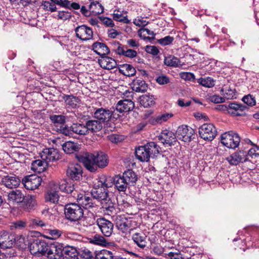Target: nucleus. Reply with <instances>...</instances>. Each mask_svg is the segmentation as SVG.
Wrapping results in <instances>:
<instances>
[{"label":"nucleus","instance_id":"obj_1","mask_svg":"<svg viewBox=\"0 0 259 259\" xmlns=\"http://www.w3.org/2000/svg\"><path fill=\"white\" fill-rule=\"evenodd\" d=\"M77 157L83 164L86 169L91 172L96 171L98 168H104L109 163L107 155L102 152L95 154L84 152L78 155Z\"/></svg>","mask_w":259,"mask_h":259},{"label":"nucleus","instance_id":"obj_2","mask_svg":"<svg viewBox=\"0 0 259 259\" xmlns=\"http://www.w3.org/2000/svg\"><path fill=\"white\" fill-rule=\"evenodd\" d=\"M92 205L86 207L85 206L78 203H72L65 205L64 214L65 218L71 222H78L80 221L84 215L83 209H89L95 207L97 205L93 201L92 198L90 200Z\"/></svg>","mask_w":259,"mask_h":259},{"label":"nucleus","instance_id":"obj_3","mask_svg":"<svg viewBox=\"0 0 259 259\" xmlns=\"http://www.w3.org/2000/svg\"><path fill=\"white\" fill-rule=\"evenodd\" d=\"M59 189L63 192L70 194L76 199L77 202L89 207L92 203L90 200L91 197L88 194L83 192L79 193L75 189L74 185L72 183L67 182L66 180H62L59 184Z\"/></svg>","mask_w":259,"mask_h":259},{"label":"nucleus","instance_id":"obj_4","mask_svg":"<svg viewBox=\"0 0 259 259\" xmlns=\"http://www.w3.org/2000/svg\"><path fill=\"white\" fill-rule=\"evenodd\" d=\"M159 146L155 142H148L145 145L136 149V157L141 162H148L150 157L153 158L159 153Z\"/></svg>","mask_w":259,"mask_h":259},{"label":"nucleus","instance_id":"obj_5","mask_svg":"<svg viewBox=\"0 0 259 259\" xmlns=\"http://www.w3.org/2000/svg\"><path fill=\"white\" fill-rule=\"evenodd\" d=\"M95 186L91 192L92 197H90L101 203L108 197V188L111 186V183L108 181L105 176H103L99 178L97 184H95Z\"/></svg>","mask_w":259,"mask_h":259},{"label":"nucleus","instance_id":"obj_6","mask_svg":"<svg viewBox=\"0 0 259 259\" xmlns=\"http://www.w3.org/2000/svg\"><path fill=\"white\" fill-rule=\"evenodd\" d=\"M240 142L239 135L233 131L226 132L221 136V143L229 148L235 149L239 146Z\"/></svg>","mask_w":259,"mask_h":259},{"label":"nucleus","instance_id":"obj_7","mask_svg":"<svg viewBox=\"0 0 259 259\" xmlns=\"http://www.w3.org/2000/svg\"><path fill=\"white\" fill-rule=\"evenodd\" d=\"M94 116L95 119L101 121V123H106L108 122L112 117L117 119L120 117V115L115 112V111L110 110L107 108H99L97 109L94 112Z\"/></svg>","mask_w":259,"mask_h":259},{"label":"nucleus","instance_id":"obj_8","mask_svg":"<svg viewBox=\"0 0 259 259\" xmlns=\"http://www.w3.org/2000/svg\"><path fill=\"white\" fill-rule=\"evenodd\" d=\"M200 137L204 140L211 141L217 136L215 126L211 123H205L199 128Z\"/></svg>","mask_w":259,"mask_h":259},{"label":"nucleus","instance_id":"obj_9","mask_svg":"<svg viewBox=\"0 0 259 259\" xmlns=\"http://www.w3.org/2000/svg\"><path fill=\"white\" fill-rule=\"evenodd\" d=\"M117 48L114 49L115 53L119 56H122L130 59L137 58V62L141 63L142 59L138 56L136 51L128 48L127 46L123 45L119 42H117Z\"/></svg>","mask_w":259,"mask_h":259},{"label":"nucleus","instance_id":"obj_10","mask_svg":"<svg viewBox=\"0 0 259 259\" xmlns=\"http://www.w3.org/2000/svg\"><path fill=\"white\" fill-rule=\"evenodd\" d=\"M63 244L59 242L48 243L46 253L47 257L50 259H60L62 256Z\"/></svg>","mask_w":259,"mask_h":259},{"label":"nucleus","instance_id":"obj_11","mask_svg":"<svg viewBox=\"0 0 259 259\" xmlns=\"http://www.w3.org/2000/svg\"><path fill=\"white\" fill-rule=\"evenodd\" d=\"M194 130L186 125H182L177 128L176 134L177 138L185 142H190L194 138Z\"/></svg>","mask_w":259,"mask_h":259},{"label":"nucleus","instance_id":"obj_12","mask_svg":"<svg viewBox=\"0 0 259 259\" xmlns=\"http://www.w3.org/2000/svg\"><path fill=\"white\" fill-rule=\"evenodd\" d=\"M48 243L45 240L38 238L33 239L32 241L30 242L29 245V250L32 254L36 255L37 254H41L45 255L46 253Z\"/></svg>","mask_w":259,"mask_h":259},{"label":"nucleus","instance_id":"obj_13","mask_svg":"<svg viewBox=\"0 0 259 259\" xmlns=\"http://www.w3.org/2000/svg\"><path fill=\"white\" fill-rule=\"evenodd\" d=\"M76 36L83 41H87L93 38L92 29L86 25L83 24L77 26L74 29Z\"/></svg>","mask_w":259,"mask_h":259},{"label":"nucleus","instance_id":"obj_14","mask_svg":"<svg viewBox=\"0 0 259 259\" xmlns=\"http://www.w3.org/2000/svg\"><path fill=\"white\" fill-rule=\"evenodd\" d=\"M102 233L106 237H110L113 232L114 225L104 218L97 219L96 221Z\"/></svg>","mask_w":259,"mask_h":259},{"label":"nucleus","instance_id":"obj_15","mask_svg":"<svg viewBox=\"0 0 259 259\" xmlns=\"http://www.w3.org/2000/svg\"><path fill=\"white\" fill-rule=\"evenodd\" d=\"M226 160L232 165H237L247 160V152L244 150L236 151L226 158Z\"/></svg>","mask_w":259,"mask_h":259},{"label":"nucleus","instance_id":"obj_16","mask_svg":"<svg viewBox=\"0 0 259 259\" xmlns=\"http://www.w3.org/2000/svg\"><path fill=\"white\" fill-rule=\"evenodd\" d=\"M14 235L8 231L0 230V249L11 248L13 246Z\"/></svg>","mask_w":259,"mask_h":259},{"label":"nucleus","instance_id":"obj_17","mask_svg":"<svg viewBox=\"0 0 259 259\" xmlns=\"http://www.w3.org/2000/svg\"><path fill=\"white\" fill-rule=\"evenodd\" d=\"M66 175L72 180L78 181L82 177V167L77 163L70 164L67 169Z\"/></svg>","mask_w":259,"mask_h":259},{"label":"nucleus","instance_id":"obj_18","mask_svg":"<svg viewBox=\"0 0 259 259\" xmlns=\"http://www.w3.org/2000/svg\"><path fill=\"white\" fill-rule=\"evenodd\" d=\"M41 182V178L36 175H32L22 179V183L27 190H33L38 187Z\"/></svg>","mask_w":259,"mask_h":259},{"label":"nucleus","instance_id":"obj_19","mask_svg":"<svg viewBox=\"0 0 259 259\" xmlns=\"http://www.w3.org/2000/svg\"><path fill=\"white\" fill-rule=\"evenodd\" d=\"M41 159L46 160L48 163L60 159V154L58 150L55 148H46L40 153Z\"/></svg>","mask_w":259,"mask_h":259},{"label":"nucleus","instance_id":"obj_20","mask_svg":"<svg viewBox=\"0 0 259 259\" xmlns=\"http://www.w3.org/2000/svg\"><path fill=\"white\" fill-rule=\"evenodd\" d=\"M158 139L164 145L171 146L175 145L177 142V136L172 132L164 130L162 131L158 136Z\"/></svg>","mask_w":259,"mask_h":259},{"label":"nucleus","instance_id":"obj_21","mask_svg":"<svg viewBox=\"0 0 259 259\" xmlns=\"http://www.w3.org/2000/svg\"><path fill=\"white\" fill-rule=\"evenodd\" d=\"M135 104L131 100L124 99L120 100L117 102L114 111L116 113H126L133 110Z\"/></svg>","mask_w":259,"mask_h":259},{"label":"nucleus","instance_id":"obj_22","mask_svg":"<svg viewBox=\"0 0 259 259\" xmlns=\"http://www.w3.org/2000/svg\"><path fill=\"white\" fill-rule=\"evenodd\" d=\"M228 113L235 116L244 115V111L248 109L246 106L235 102L230 103L228 105Z\"/></svg>","mask_w":259,"mask_h":259},{"label":"nucleus","instance_id":"obj_23","mask_svg":"<svg viewBox=\"0 0 259 259\" xmlns=\"http://www.w3.org/2000/svg\"><path fill=\"white\" fill-rule=\"evenodd\" d=\"M146 235L142 232L134 233L132 239L139 247L144 249L147 244Z\"/></svg>","mask_w":259,"mask_h":259},{"label":"nucleus","instance_id":"obj_24","mask_svg":"<svg viewBox=\"0 0 259 259\" xmlns=\"http://www.w3.org/2000/svg\"><path fill=\"white\" fill-rule=\"evenodd\" d=\"M2 183L10 189L16 188L20 185V180L15 175L6 176L2 178Z\"/></svg>","mask_w":259,"mask_h":259},{"label":"nucleus","instance_id":"obj_25","mask_svg":"<svg viewBox=\"0 0 259 259\" xmlns=\"http://www.w3.org/2000/svg\"><path fill=\"white\" fill-rule=\"evenodd\" d=\"M115 225L122 233H126L131 227V221L120 215L117 216L115 220Z\"/></svg>","mask_w":259,"mask_h":259},{"label":"nucleus","instance_id":"obj_26","mask_svg":"<svg viewBox=\"0 0 259 259\" xmlns=\"http://www.w3.org/2000/svg\"><path fill=\"white\" fill-rule=\"evenodd\" d=\"M101 204L104 211H106L108 214L111 215L116 213V204L109 197L102 201Z\"/></svg>","mask_w":259,"mask_h":259},{"label":"nucleus","instance_id":"obj_27","mask_svg":"<svg viewBox=\"0 0 259 259\" xmlns=\"http://www.w3.org/2000/svg\"><path fill=\"white\" fill-rule=\"evenodd\" d=\"M51 188L45 196L46 201L50 202L53 203L57 202L59 200V195L58 191L56 189L58 186L55 184H51Z\"/></svg>","mask_w":259,"mask_h":259},{"label":"nucleus","instance_id":"obj_28","mask_svg":"<svg viewBox=\"0 0 259 259\" xmlns=\"http://www.w3.org/2000/svg\"><path fill=\"white\" fill-rule=\"evenodd\" d=\"M92 47L94 52L101 57L108 54L110 52L109 48L103 42L96 41L93 43Z\"/></svg>","mask_w":259,"mask_h":259},{"label":"nucleus","instance_id":"obj_29","mask_svg":"<svg viewBox=\"0 0 259 259\" xmlns=\"http://www.w3.org/2000/svg\"><path fill=\"white\" fill-rule=\"evenodd\" d=\"M13 246L16 245L18 247L21 249H25L29 246L30 242L28 237L23 235H14Z\"/></svg>","mask_w":259,"mask_h":259},{"label":"nucleus","instance_id":"obj_30","mask_svg":"<svg viewBox=\"0 0 259 259\" xmlns=\"http://www.w3.org/2000/svg\"><path fill=\"white\" fill-rule=\"evenodd\" d=\"M62 254L63 259H78L77 250L72 246L63 245Z\"/></svg>","mask_w":259,"mask_h":259},{"label":"nucleus","instance_id":"obj_31","mask_svg":"<svg viewBox=\"0 0 259 259\" xmlns=\"http://www.w3.org/2000/svg\"><path fill=\"white\" fill-rule=\"evenodd\" d=\"M98 62L102 68L108 70L112 69L117 65L116 62L114 59L106 56V55L99 59Z\"/></svg>","mask_w":259,"mask_h":259},{"label":"nucleus","instance_id":"obj_32","mask_svg":"<svg viewBox=\"0 0 259 259\" xmlns=\"http://www.w3.org/2000/svg\"><path fill=\"white\" fill-rule=\"evenodd\" d=\"M114 184L116 189L120 192H125L130 185L125 181L122 176H115L113 179Z\"/></svg>","mask_w":259,"mask_h":259},{"label":"nucleus","instance_id":"obj_33","mask_svg":"<svg viewBox=\"0 0 259 259\" xmlns=\"http://www.w3.org/2000/svg\"><path fill=\"white\" fill-rule=\"evenodd\" d=\"M8 200L17 203H21L24 200V195L21 190L16 189L9 193Z\"/></svg>","mask_w":259,"mask_h":259},{"label":"nucleus","instance_id":"obj_34","mask_svg":"<svg viewBox=\"0 0 259 259\" xmlns=\"http://www.w3.org/2000/svg\"><path fill=\"white\" fill-rule=\"evenodd\" d=\"M88 134L89 132L92 133H96L101 131L103 127V125L101 121L97 120H89L85 122Z\"/></svg>","mask_w":259,"mask_h":259},{"label":"nucleus","instance_id":"obj_35","mask_svg":"<svg viewBox=\"0 0 259 259\" xmlns=\"http://www.w3.org/2000/svg\"><path fill=\"white\" fill-rule=\"evenodd\" d=\"M122 176L125 181H127L130 186H134L138 180L137 174L132 169H128L125 171Z\"/></svg>","mask_w":259,"mask_h":259},{"label":"nucleus","instance_id":"obj_36","mask_svg":"<svg viewBox=\"0 0 259 259\" xmlns=\"http://www.w3.org/2000/svg\"><path fill=\"white\" fill-rule=\"evenodd\" d=\"M119 72L127 76H133L136 74L135 68L131 64H124L120 65Z\"/></svg>","mask_w":259,"mask_h":259},{"label":"nucleus","instance_id":"obj_37","mask_svg":"<svg viewBox=\"0 0 259 259\" xmlns=\"http://www.w3.org/2000/svg\"><path fill=\"white\" fill-rule=\"evenodd\" d=\"M62 148L64 152L67 154L73 153L74 152L78 151L80 149L79 145L77 143L71 141H68L64 143Z\"/></svg>","mask_w":259,"mask_h":259},{"label":"nucleus","instance_id":"obj_38","mask_svg":"<svg viewBox=\"0 0 259 259\" xmlns=\"http://www.w3.org/2000/svg\"><path fill=\"white\" fill-rule=\"evenodd\" d=\"M73 134H76L80 136H84L88 134L85 124L73 123L71 126Z\"/></svg>","mask_w":259,"mask_h":259},{"label":"nucleus","instance_id":"obj_39","mask_svg":"<svg viewBox=\"0 0 259 259\" xmlns=\"http://www.w3.org/2000/svg\"><path fill=\"white\" fill-rule=\"evenodd\" d=\"M48 163L42 159L36 160L32 162V169L38 172L44 171L48 166Z\"/></svg>","mask_w":259,"mask_h":259},{"label":"nucleus","instance_id":"obj_40","mask_svg":"<svg viewBox=\"0 0 259 259\" xmlns=\"http://www.w3.org/2000/svg\"><path fill=\"white\" fill-rule=\"evenodd\" d=\"M153 96L150 95H144L140 97V103L145 108H147L155 104Z\"/></svg>","mask_w":259,"mask_h":259},{"label":"nucleus","instance_id":"obj_41","mask_svg":"<svg viewBox=\"0 0 259 259\" xmlns=\"http://www.w3.org/2000/svg\"><path fill=\"white\" fill-rule=\"evenodd\" d=\"M148 89V85L145 81L141 79L135 80L133 82V89L136 92H145Z\"/></svg>","mask_w":259,"mask_h":259},{"label":"nucleus","instance_id":"obj_42","mask_svg":"<svg viewBox=\"0 0 259 259\" xmlns=\"http://www.w3.org/2000/svg\"><path fill=\"white\" fill-rule=\"evenodd\" d=\"M90 242L98 245L106 246L108 244L107 240L100 234H95L90 239Z\"/></svg>","mask_w":259,"mask_h":259},{"label":"nucleus","instance_id":"obj_43","mask_svg":"<svg viewBox=\"0 0 259 259\" xmlns=\"http://www.w3.org/2000/svg\"><path fill=\"white\" fill-rule=\"evenodd\" d=\"M126 12L120 11L119 10H115L113 13V19L116 21L123 22L124 23H130L127 18Z\"/></svg>","mask_w":259,"mask_h":259},{"label":"nucleus","instance_id":"obj_44","mask_svg":"<svg viewBox=\"0 0 259 259\" xmlns=\"http://www.w3.org/2000/svg\"><path fill=\"white\" fill-rule=\"evenodd\" d=\"M62 98L67 105L73 108L75 107L77 104L80 102V100L78 97L71 95H64L62 96Z\"/></svg>","mask_w":259,"mask_h":259},{"label":"nucleus","instance_id":"obj_45","mask_svg":"<svg viewBox=\"0 0 259 259\" xmlns=\"http://www.w3.org/2000/svg\"><path fill=\"white\" fill-rule=\"evenodd\" d=\"M164 63L167 66L177 67L180 65V61L178 58L172 55H169L165 57Z\"/></svg>","mask_w":259,"mask_h":259},{"label":"nucleus","instance_id":"obj_46","mask_svg":"<svg viewBox=\"0 0 259 259\" xmlns=\"http://www.w3.org/2000/svg\"><path fill=\"white\" fill-rule=\"evenodd\" d=\"M90 10L95 15L102 14L104 12V8L98 2H92L89 6Z\"/></svg>","mask_w":259,"mask_h":259},{"label":"nucleus","instance_id":"obj_47","mask_svg":"<svg viewBox=\"0 0 259 259\" xmlns=\"http://www.w3.org/2000/svg\"><path fill=\"white\" fill-rule=\"evenodd\" d=\"M26 208L31 209L36 205V197L34 195H28L23 200Z\"/></svg>","mask_w":259,"mask_h":259},{"label":"nucleus","instance_id":"obj_48","mask_svg":"<svg viewBox=\"0 0 259 259\" xmlns=\"http://www.w3.org/2000/svg\"><path fill=\"white\" fill-rule=\"evenodd\" d=\"M214 80L210 77H201L198 79L197 80V82L200 84L209 88H212L214 85Z\"/></svg>","mask_w":259,"mask_h":259},{"label":"nucleus","instance_id":"obj_49","mask_svg":"<svg viewBox=\"0 0 259 259\" xmlns=\"http://www.w3.org/2000/svg\"><path fill=\"white\" fill-rule=\"evenodd\" d=\"M41 6L46 11L53 12L57 10L55 1L50 2L48 1H43L41 3Z\"/></svg>","mask_w":259,"mask_h":259},{"label":"nucleus","instance_id":"obj_50","mask_svg":"<svg viewBox=\"0 0 259 259\" xmlns=\"http://www.w3.org/2000/svg\"><path fill=\"white\" fill-rule=\"evenodd\" d=\"M113 257L112 252L106 249L100 251L95 256V259H113Z\"/></svg>","mask_w":259,"mask_h":259},{"label":"nucleus","instance_id":"obj_51","mask_svg":"<svg viewBox=\"0 0 259 259\" xmlns=\"http://www.w3.org/2000/svg\"><path fill=\"white\" fill-rule=\"evenodd\" d=\"M138 34L139 36L141 38H143L144 39H150L151 38L149 36H147V35H152V38H154L155 34L153 31H151L148 28H142L139 30Z\"/></svg>","mask_w":259,"mask_h":259},{"label":"nucleus","instance_id":"obj_52","mask_svg":"<svg viewBox=\"0 0 259 259\" xmlns=\"http://www.w3.org/2000/svg\"><path fill=\"white\" fill-rule=\"evenodd\" d=\"M27 226V223L25 221L18 220L12 222L10 225V229L12 231L16 230H22Z\"/></svg>","mask_w":259,"mask_h":259},{"label":"nucleus","instance_id":"obj_53","mask_svg":"<svg viewBox=\"0 0 259 259\" xmlns=\"http://www.w3.org/2000/svg\"><path fill=\"white\" fill-rule=\"evenodd\" d=\"M247 154V156H249L252 158H259V146L252 144V147L248 150Z\"/></svg>","mask_w":259,"mask_h":259},{"label":"nucleus","instance_id":"obj_54","mask_svg":"<svg viewBox=\"0 0 259 259\" xmlns=\"http://www.w3.org/2000/svg\"><path fill=\"white\" fill-rule=\"evenodd\" d=\"M50 119L54 123L64 124L66 121V117L62 115H50Z\"/></svg>","mask_w":259,"mask_h":259},{"label":"nucleus","instance_id":"obj_55","mask_svg":"<svg viewBox=\"0 0 259 259\" xmlns=\"http://www.w3.org/2000/svg\"><path fill=\"white\" fill-rule=\"evenodd\" d=\"M72 17L71 13L66 11H59L56 18L65 21L69 19Z\"/></svg>","mask_w":259,"mask_h":259},{"label":"nucleus","instance_id":"obj_56","mask_svg":"<svg viewBox=\"0 0 259 259\" xmlns=\"http://www.w3.org/2000/svg\"><path fill=\"white\" fill-rule=\"evenodd\" d=\"M173 114L171 113H164L160 115L157 116L155 118V121L157 123H162L163 122L167 121L168 119L173 116Z\"/></svg>","mask_w":259,"mask_h":259},{"label":"nucleus","instance_id":"obj_57","mask_svg":"<svg viewBox=\"0 0 259 259\" xmlns=\"http://www.w3.org/2000/svg\"><path fill=\"white\" fill-rule=\"evenodd\" d=\"M242 101L249 106H253L256 104L254 98L252 95L250 94L243 97L242 98Z\"/></svg>","mask_w":259,"mask_h":259},{"label":"nucleus","instance_id":"obj_58","mask_svg":"<svg viewBox=\"0 0 259 259\" xmlns=\"http://www.w3.org/2000/svg\"><path fill=\"white\" fill-rule=\"evenodd\" d=\"M174 38L170 36H166L163 38L158 39V42L161 46H165L170 45L174 41Z\"/></svg>","mask_w":259,"mask_h":259},{"label":"nucleus","instance_id":"obj_59","mask_svg":"<svg viewBox=\"0 0 259 259\" xmlns=\"http://www.w3.org/2000/svg\"><path fill=\"white\" fill-rule=\"evenodd\" d=\"M145 51L147 53L151 54L153 56H156L159 53V51L158 48L154 46H146L145 47Z\"/></svg>","mask_w":259,"mask_h":259},{"label":"nucleus","instance_id":"obj_60","mask_svg":"<svg viewBox=\"0 0 259 259\" xmlns=\"http://www.w3.org/2000/svg\"><path fill=\"white\" fill-rule=\"evenodd\" d=\"M156 82L160 85L168 84L170 82V79L168 77L165 75H161L156 78Z\"/></svg>","mask_w":259,"mask_h":259},{"label":"nucleus","instance_id":"obj_61","mask_svg":"<svg viewBox=\"0 0 259 259\" xmlns=\"http://www.w3.org/2000/svg\"><path fill=\"white\" fill-rule=\"evenodd\" d=\"M48 232L50 237L53 239L59 238L62 234V231L58 229H49Z\"/></svg>","mask_w":259,"mask_h":259},{"label":"nucleus","instance_id":"obj_62","mask_svg":"<svg viewBox=\"0 0 259 259\" xmlns=\"http://www.w3.org/2000/svg\"><path fill=\"white\" fill-rule=\"evenodd\" d=\"M210 101L214 103H222L225 101V98L218 95H214L209 97Z\"/></svg>","mask_w":259,"mask_h":259},{"label":"nucleus","instance_id":"obj_63","mask_svg":"<svg viewBox=\"0 0 259 259\" xmlns=\"http://www.w3.org/2000/svg\"><path fill=\"white\" fill-rule=\"evenodd\" d=\"M80 221L85 222V223H83V226L87 227L94 224L96 221L95 217H87L83 216V218Z\"/></svg>","mask_w":259,"mask_h":259},{"label":"nucleus","instance_id":"obj_64","mask_svg":"<svg viewBox=\"0 0 259 259\" xmlns=\"http://www.w3.org/2000/svg\"><path fill=\"white\" fill-rule=\"evenodd\" d=\"M60 131L61 133L65 136H72L73 135V132L72 131L71 126L69 127L66 126H60Z\"/></svg>","mask_w":259,"mask_h":259}]
</instances>
